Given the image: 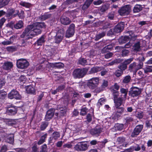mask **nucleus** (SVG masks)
Segmentation results:
<instances>
[{"instance_id":"obj_52","label":"nucleus","mask_w":152,"mask_h":152,"mask_svg":"<svg viewBox=\"0 0 152 152\" xmlns=\"http://www.w3.org/2000/svg\"><path fill=\"white\" fill-rule=\"evenodd\" d=\"M40 149L39 152H47L48 148L46 144H45L42 145Z\"/></svg>"},{"instance_id":"obj_60","label":"nucleus","mask_w":152,"mask_h":152,"mask_svg":"<svg viewBox=\"0 0 152 152\" xmlns=\"http://www.w3.org/2000/svg\"><path fill=\"white\" fill-rule=\"evenodd\" d=\"M60 135L58 132H54L53 133L52 137L55 140L60 137Z\"/></svg>"},{"instance_id":"obj_41","label":"nucleus","mask_w":152,"mask_h":152,"mask_svg":"<svg viewBox=\"0 0 152 152\" xmlns=\"http://www.w3.org/2000/svg\"><path fill=\"white\" fill-rule=\"evenodd\" d=\"M124 125L122 124H115L114 127L116 131H121L123 129Z\"/></svg>"},{"instance_id":"obj_55","label":"nucleus","mask_w":152,"mask_h":152,"mask_svg":"<svg viewBox=\"0 0 152 152\" xmlns=\"http://www.w3.org/2000/svg\"><path fill=\"white\" fill-rule=\"evenodd\" d=\"M144 72L147 73L149 72H152V66H148L144 69Z\"/></svg>"},{"instance_id":"obj_59","label":"nucleus","mask_w":152,"mask_h":152,"mask_svg":"<svg viewBox=\"0 0 152 152\" xmlns=\"http://www.w3.org/2000/svg\"><path fill=\"white\" fill-rule=\"evenodd\" d=\"M123 72L120 69L117 70L114 73L115 75L117 77H119L123 74Z\"/></svg>"},{"instance_id":"obj_46","label":"nucleus","mask_w":152,"mask_h":152,"mask_svg":"<svg viewBox=\"0 0 152 152\" xmlns=\"http://www.w3.org/2000/svg\"><path fill=\"white\" fill-rule=\"evenodd\" d=\"M131 80V77L130 75H127L124 77L123 82L125 84L129 83Z\"/></svg>"},{"instance_id":"obj_33","label":"nucleus","mask_w":152,"mask_h":152,"mask_svg":"<svg viewBox=\"0 0 152 152\" xmlns=\"http://www.w3.org/2000/svg\"><path fill=\"white\" fill-rule=\"evenodd\" d=\"M15 37V36H13L10 37L9 40L3 41L1 42V43L4 45H7L11 44L12 43Z\"/></svg>"},{"instance_id":"obj_40","label":"nucleus","mask_w":152,"mask_h":152,"mask_svg":"<svg viewBox=\"0 0 152 152\" xmlns=\"http://www.w3.org/2000/svg\"><path fill=\"white\" fill-rule=\"evenodd\" d=\"M6 49L7 51L12 53L17 50V48L15 46H11L7 47Z\"/></svg>"},{"instance_id":"obj_43","label":"nucleus","mask_w":152,"mask_h":152,"mask_svg":"<svg viewBox=\"0 0 152 152\" xmlns=\"http://www.w3.org/2000/svg\"><path fill=\"white\" fill-rule=\"evenodd\" d=\"M121 62V60L120 59H115L112 62L109 63L108 65L112 66L114 64H116Z\"/></svg>"},{"instance_id":"obj_38","label":"nucleus","mask_w":152,"mask_h":152,"mask_svg":"<svg viewBox=\"0 0 152 152\" xmlns=\"http://www.w3.org/2000/svg\"><path fill=\"white\" fill-rule=\"evenodd\" d=\"M73 144L74 142L72 141L70 142L64 144L63 146V148H72Z\"/></svg>"},{"instance_id":"obj_12","label":"nucleus","mask_w":152,"mask_h":152,"mask_svg":"<svg viewBox=\"0 0 152 152\" xmlns=\"http://www.w3.org/2000/svg\"><path fill=\"white\" fill-rule=\"evenodd\" d=\"M6 109V113L10 116L15 115L17 112V108L13 106L7 107Z\"/></svg>"},{"instance_id":"obj_4","label":"nucleus","mask_w":152,"mask_h":152,"mask_svg":"<svg viewBox=\"0 0 152 152\" xmlns=\"http://www.w3.org/2000/svg\"><path fill=\"white\" fill-rule=\"evenodd\" d=\"M16 65L18 68L24 69L27 68L28 66L29 63L25 59H20L17 60Z\"/></svg>"},{"instance_id":"obj_28","label":"nucleus","mask_w":152,"mask_h":152,"mask_svg":"<svg viewBox=\"0 0 152 152\" xmlns=\"http://www.w3.org/2000/svg\"><path fill=\"white\" fill-rule=\"evenodd\" d=\"M134 50L139 51L141 50L140 41H136L134 43L133 46Z\"/></svg>"},{"instance_id":"obj_3","label":"nucleus","mask_w":152,"mask_h":152,"mask_svg":"<svg viewBox=\"0 0 152 152\" xmlns=\"http://www.w3.org/2000/svg\"><path fill=\"white\" fill-rule=\"evenodd\" d=\"M131 11V6L127 5L122 7L118 10V13L121 16H125L129 15Z\"/></svg>"},{"instance_id":"obj_49","label":"nucleus","mask_w":152,"mask_h":152,"mask_svg":"<svg viewBox=\"0 0 152 152\" xmlns=\"http://www.w3.org/2000/svg\"><path fill=\"white\" fill-rule=\"evenodd\" d=\"M20 4L22 6L26 8H29L31 6V4L30 3L22 1L20 2Z\"/></svg>"},{"instance_id":"obj_58","label":"nucleus","mask_w":152,"mask_h":152,"mask_svg":"<svg viewBox=\"0 0 152 152\" xmlns=\"http://www.w3.org/2000/svg\"><path fill=\"white\" fill-rule=\"evenodd\" d=\"M78 0H66L64 1V3L66 5H70L75 2L78 1Z\"/></svg>"},{"instance_id":"obj_21","label":"nucleus","mask_w":152,"mask_h":152,"mask_svg":"<svg viewBox=\"0 0 152 152\" xmlns=\"http://www.w3.org/2000/svg\"><path fill=\"white\" fill-rule=\"evenodd\" d=\"M51 67L55 68L61 69L64 66V64L61 62H56L50 63V64Z\"/></svg>"},{"instance_id":"obj_1","label":"nucleus","mask_w":152,"mask_h":152,"mask_svg":"<svg viewBox=\"0 0 152 152\" xmlns=\"http://www.w3.org/2000/svg\"><path fill=\"white\" fill-rule=\"evenodd\" d=\"M88 69L86 68H77L73 71L72 75L75 79H80L83 77L87 74Z\"/></svg>"},{"instance_id":"obj_31","label":"nucleus","mask_w":152,"mask_h":152,"mask_svg":"<svg viewBox=\"0 0 152 152\" xmlns=\"http://www.w3.org/2000/svg\"><path fill=\"white\" fill-rule=\"evenodd\" d=\"M52 16V14L48 13H45L43 15H41L39 17L42 20H45L48 18H50Z\"/></svg>"},{"instance_id":"obj_42","label":"nucleus","mask_w":152,"mask_h":152,"mask_svg":"<svg viewBox=\"0 0 152 152\" xmlns=\"http://www.w3.org/2000/svg\"><path fill=\"white\" fill-rule=\"evenodd\" d=\"M48 125V122L47 121L42 122L40 126V129L41 130H44L47 127Z\"/></svg>"},{"instance_id":"obj_64","label":"nucleus","mask_w":152,"mask_h":152,"mask_svg":"<svg viewBox=\"0 0 152 152\" xmlns=\"http://www.w3.org/2000/svg\"><path fill=\"white\" fill-rule=\"evenodd\" d=\"M32 152H39V148L37 147L36 144H35L32 147Z\"/></svg>"},{"instance_id":"obj_23","label":"nucleus","mask_w":152,"mask_h":152,"mask_svg":"<svg viewBox=\"0 0 152 152\" xmlns=\"http://www.w3.org/2000/svg\"><path fill=\"white\" fill-rule=\"evenodd\" d=\"M115 104V107L118 108L121 105L122 103L123 99L122 98L119 97L114 100Z\"/></svg>"},{"instance_id":"obj_26","label":"nucleus","mask_w":152,"mask_h":152,"mask_svg":"<svg viewBox=\"0 0 152 152\" xmlns=\"http://www.w3.org/2000/svg\"><path fill=\"white\" fill-rule=\"evenodd\" d=\"M58 109H59L60 110V114L61 115L59 116V118H61L62 117L65 115L66 112L67 111V109L66 107H57Z\"/></svg>"},{"instance_id":"obj_47","label":"nucleus","mask_w":152,"mask_h":152,"mask_svg":"<svg viewBox=\"0 0 152 152\" xmlns=\"http://www.w3.org/2000/svg\"><path fill=\"white\" fill-rule=\"evenodd\" d=\"M118 68L122 71L123 72L124 71L126 70L127 68V66H126L123 63H121L118 66Z\"/></svg>"},{"instance_id":"obj_32","label":"nucleus","mask_w":152,"mask_h":152,"mask_svg":"<svg viewBox=\"0 0 152 152\" xmlns=\"http://www.w3.org/2000/svg\"><path fill=\"white\" fill-rule=\"evenodd\" d=\"M93 1V0H86V1L82 6V9L83 10H85L88 8Z\"/></svg>"},{"instance_id":"obj_61","label":"nucleus","mask_w":152,"mask_h":152,"mask_svg":"<svg viewBox=\"0 0 152 152\" xmlns=\"http://www.w3.org/2000/svg\"><path fill=\"white\" fill-rule=\"evenodd\" d=\"M87 110L88 109L86 107L81 109L80 113V115L83 116L85 115L87 113Z\"/></svg>"},{"instance_id":"obj_57","label":"nucleus","mask_w":152,"mask_h":152,"mask_svg":"<svg viewBox=\"0 0 152 152\" xmlns=\"http://www.w3.org/2000/svg\"><path fill=\"white\" fill-rule=\"evenodd\" d=\"M41 32L42 30L34 28V27L32 28V32L34 34V35H37L40 34L41 33Z\"/></svg>"},{"instance_id":"obj_54","label":"nucleus","mask_w":152,"mask_h":152,"mask_svg":"<svg viewBox=\"0 0 152 152\" xmlns=\"http://www.w3.org/2000/svg\"><path fill=\"white\" fill-rule=\"evenodd\" d=\"M133 58H129L126 59L123 62L126 66H127V65L132 62L133 61Z\"/></svg>"},{"instance_id":"obj_8","label":"nucleus","mask_w":152,"mask_h":152,"mask_svg":"<svg viewBox=\"0 0 152 152\" xmlns=\"http://www.w3.org/2000/svg\"><path fill=\"white\" fill-rule=\"evenodd\" d=\"M87 144L85 142H79L75 145L74 148L75 149L78 151H85L88 148Z\"/></svg>"},{"instance_id":"obj_29","label":"nucleus","mask_w":152,"mask_h":152,"mask_svg":"<svg viewBox=\"0 0 152 152\" xmlns=\"http://www.w3.org/2000/svg\"><path fill=\"white\" fill-rule=\"evenodd\" d=\"M23 26V23L21 20H19L15 24H14V28L16 29H20Z\"/></svg>"},{"instance_id":"obj_16","label":"nucleus","mask_w":152,"mask_h":152,"mask_svg":"<svg viewBox=\"0 0 152 152\" xmlns=\"http://www.w3.org/2000/svg\"><path fill=\"white\" fill-rule=\"evenodd\" d=\"M141 148L142 151H145V147L144 144H141L140 145L137 144L135 146H133L130 148V149L133 150H134L136 151H140Z\"/></svg>"},{"instance_id":"obj_35","label":"nucleus","mask_w":152,"mask_h":152,"mask_svg":"<svg viewBox=\"0 0 152 152\" xmlns=\"http://www.w3.org/2000/svg\"><path fill=\"white\" fill-rule=\"evenodd\" d=\"M63 37L59 35V34H57L55 38V42L57 44L59 43L62 40Z\"/></svg>"},{"instance_id":"obj_17","label":"nucleus","mask_w":152,"mask_h":152,"mask_svg":"<svg viewBox=\"0 0 152 152\" xmlns=\"http://www.w3.org/2000/svg\"><path fill=\"white\" fill-rule=\"evenodd\" d=\"M13 67V64L12 62L7 61L4 63L2 68L3 69L6 70H10Z\"/></svg>"},{"instance_id":"obj_48","label":"nucleus","mask_w":152,"mask_h":152,"mask_svg":"<svg viewBox=\"0 0 152 152\" xmlns=\"http://www.w3.org/2000/svg\"><path fill=\"white\" fill-rule=\"evenodd\" d=\"M120 92L122 94H124V97L125 98H126L128 92L127 89H125L124 88H121L120 89Z\"/></svg>"},{"instance_id":"obj_56","label":"nucleus","mask_w":152,"mask_h":152,"mask_svg":"<svg viewBox=\"0 0 152 152\" xmlns=\"http://www.w3.org/2000/svg\"><path fill=\"white\" fill-rule=\"evenodd\" d=\"M112 94L113 96V100H115L117 98H118V96L119 95V92L118 91H111Z\"/></svg>"},{"instance_id":"obj_37","label":"nucleus","mask_w":152,"mask_h":152,"mask_svg":"<svg viewBox=\"0 0 152 152\" xmlns=\"http://www.w3.org/2000/svg\"><path fill=\"white\" fill-rule=\"evenodd\" d=\"M78 63L79 64L83 66L87 65L88 64L87 60L84 58H80L78 61Z\"/></svg>"},{"instance_id":"obj_36","label":"nucleus","mask_w":152,"mask_h":152,"mask_svg":"<svg viewBox=\"0 0 152 152\" xmlns=\"http://www.w3.org/2000/svg\"><path fill=\"white\" fill-rule=\"evenodd\" d=\"M130 52L128 50L122 48L121 51V55L122 57H125L129 55Z\"/></svg>"},{"instance_id":"obj_45","label":"nucleus","mask_w":152,"mask_h":152,"mask_svg":"<svg viewBox=\"0 0 152 152\" xmlns=\"http://www.w3.org/2000/svg\"><path fill=\"white\" fill-rule=\"evenodd\" d=\"M105 35V33L104 32H102L98 34H97L96 36L95 40L96 41H97L104 37Z\"/></svg>"},{"instance_id":"obj_15","label":"nucleus","mask_w":152,"mask_h":152,"mask_svg":"<svg viewBox=\"0 0 152 152\" xmlns=\"http://www.w3.org/2000/svg\"><path fill=\"white\" fill-rule=\"evenodd\" d=\"M31 25L33 26V28L34 27L40 30H41L42 28H45L46 27V25L44 22H36Z\"/></svg>"},{"instance_id":"obj_6","label":"nucleus","mask_w":152,"mask_h":152,"mask_svg":"<svg viewBox=\"0 0 152 152\" xmlns=\"http://www.w3.org/2000/svg\"><path fill=\"white\" fill-rule=\"evenodd\" d=\"M75 25L73 23L71 24L66 31L65 37L66 38H69L72 37L75 34Z\"/></svg>"},{"instance_id":"obj_2","label":"nucleus","mask_w":152,"mask_h":152,"mask_svg":"<svg viewBox=\"0 0 152 152\" xmlns=\"http://www.w3.org/2000/svg\"><path fill=\"white\" fill-rule=\"evenodd\" d=\"M33 26L31 25L28 26L25 28L24 30L20 35V37L23 38H25L27 39L32 38L34 36V34L32 32Z\"/></svg>"},{"instance_id":"obj_22","label":"nucleus","mask_w":152,"mask_h":152,"mask_svg":"<svg viewBox=\"0 0 152 152\" xmlns=\"http://www.w3.org/2000/svg\"><path fill=\"white\" fill-rule=\"evenodd\" d=\"M128 68V70L130 72H136L137 71V65L135 62H133L130 64Z\"/></svg>"},{"instance_id":"obj_25","label":"nucleus","mask_w":152,"mask_h":152,"mask_svg":"<svg viewBox=\"0 0 152 152\" xmlns=\"http://www.w3.org/2000/svg\"><path fill=\"white\" fill-rule=\"evenodd\" d=\"M102 69V68L99 67H94L91 68V70L89 71V74H92L101 71Z\"/></svg>"},{"instance_id":"obj_30","label":"nucleus","mask_w":152,"mask_h":152,"mask_svg":"<svg viewBox=\"0 0 152 152\" xmlns=\"http://www.w3.org/2000/svg\"><path fill=\"white\" fill-rule=\"evenodd\" d=\"M142 6L139 4H136L134 7L133 11L134 13L139 12L142 10Z\"/></svg>"},{"instance_id":"obj_44","label":"nucleus","mask_w":152,"mask_h":152,"mask_svg":"<svg viewBox=\"0 0 152 152\" xmlns=\"http://www.w3.org/2000/svg\"><path fill=\"white\" fill-rule=\"evenodd\" d=\"M120 88V86L118 85L117 83H115L114 84L111 86L110 87V91H118Z\"/></svg>"},{"instance_id":"obj_9","label":"nucleus","mask_w":152,"mask_h":152,"mask_svg":"<svg viewBox=\"0 0 152 152\" xmlns=\"http://www.w3.org/2000/svg\"><path fill=\"white\" fill-rule=\"evenodd\" d=\"M8 96L10 99L15 98L16 99H20L21 98V96L18 92L14 89L11 91V92L8 94Z\"/></svg>"},{"instance_id":"obj_10","label":"nucleus","mask_w":152,"mask_h":152,"mask_svg":"<svg viewBox=\"0 0 152 152\" xmlns=\"http://www.w3.org/2000/svg\"><path fill=\"white\" fill-rule=\"evenodd\" d=\"M143 128V125H139L136 126L132 132L131 136L132 137H137L141 132Z\"/></svg>"},{"instance_id":"obj_50","label":"nucleus","mask_w":152,"mask_h":152,"mask_svg":"<svg viewBox=\"0 0 152 152\" xmlns=\"http://www.w3.org/2000/svg\"><path fill=\"white\" fill-rule=\"evenodd\" d=\"M8 3L7 0H0V9L7 4Z\"/></svg>"},{"instance_id":"obj_13","label":"nucleus","mask_w":152,"mask_h":152,"mask_svg":"<svg viewBox=\"0 0 152 152\" xmlns=\"http://www.w3.org/2000/svg\"><path fill=\"white\" fill-rule=\"evenodd\" d=\"M55 110V109L53 108L49 109L47 112L45 117V120L47 121H49L51 119L54 115Z\"/></svg>"},{"instance_id":"obj_63","label":"nucleus","mask_w":152,"mask_h":152,"mask_svg":"<svg viewBox=\"0 0 152 152\" xmlns=\"http://www.w3.org/2000/svg\"><path fill=\"white\" fill-rule=\"evenodd\" d=\"M107 142V139H104L103 141L99 142L98 144L100 146L101 148L104 147L105 144Z\"/></svg>"},{"instance_id":"obj_27","label":"nucleus","mask_w":152,"mask_h":152,"mask_svg":"<svg viewBox=\"0 0 152 152\" xmlns=\"http://www.w3.org/2000/svg\"><path fill=\"white\" fill-rule=\"evenodd\" d=\"M129 41V35H127L124 36H122L120 37L118 41L119 42L122 44L125 43L126 42Z\"/></svg>"},{"instance_id":"obj_20","label":"nucleus","mask_w":152,"mask_h":152,"mask_svg":"<svg viewBox=\"0 0 152 152\" xmlns=\"http://www.w3.org/2000/svg\"><path fill=\"white\" fill-rule=\"evenodd\" d=\"M126 33L129 34V41H130L131 40L134 41L137 38V36H135L133 31H127Z\"/></svg>"},{"instance_id":"obj_53","label":"nucleus","mask_w":152,"mask_h":152,"mask_svg":"<svg viewBox=\"0 0 152 152\" xmlns=\"http://www.w3.org/2000/svg\"><path fill=\"white\" fill-rule=\"evenodd\" d=\"M125 141V138L123 137H119L117 138L116 142L118 144L124 142Z\"/></svg>"},{"instance_id":"obj_34","label":"nucleus","mask_w":152,"mask_h":152,"mask_svg":"<svg viewBox=\"0 0 152 152\" xmlns=\"http://www.w3.org/2000/svg\"><path fill=\"white\" fill-rule=\"evenodd\" d=\"M26 91L28 93L34 94L35 92L34 88L31 86H27Z\"/></svg>"},{"instance_id":"obj_19","label":"nucleus","mask_w":152,"mask_h":152,"mask_svg":"<svg viewBox=\"0 0 152 152\" xmlns=\"http://www.w3.org/2000/svg\"><path fill=\"white\" fill-rule=\"evenodd\" d=\"M114 109L115 110V116L117 118L119 117L124 111V108L123 107H119L118 108L115 107Z\"/></svg>"},{"instance_id":"obj_11","label":"nucleus","mask_w":152,"mask_h":152,"mask_svg":"<svg viewBox=\"0 0 152 152\" xmlns=\"http://www.w3.org/2000/svg\"><path fill=\"white\" fill-rule=\"evenodd\" d=\"M102 129L99 126H97L90 130V134L95 136H99L102 132Z\"/></svg>"},{"instance_id":"obj_51","label":"nucleus","mask_w":152,"mask_h":152,"mask_svg":"<svg viewBox=\"0 0 152 152\" xmlns=\"http://www.w3.org/2000/svg\"><path fill=\"white\" fill-rule=\"evenodd\" d=\"M8 142L10 144H12L14 141V134H10V136H9L7 139Z\"/></svg>"},{"instance_id":"obj_24","label":"nucleus","mask_w":152,"mask_h":152,"mask_svg":"<svg viewBox=\"0 0 152 152\" xmlns=\"http://www.w3.org/2000/svg\"><path fill=\"white\" fill-rule=\"evenodd\" d=\"M45 37L44 35L42 36L35 43V45H37L38 46L42 45L45 42Z\"/></svg>"},{"instance_id":"obj_7","label":"nucleus","mask_w":152,"mask_h":152,"mask_svg":"<svg viewBox=\"0 0 152 152\" xmlns=\"http://www.w3.org/2000/svg\"><path fill=\"white\" fill-rule=\"evenodd\" d=\"M99 79L98 77L93 78L90 79L88 83V86L91 89L95 88L98 85Z\"/></svg>"},{"instance_id":"obj_62","label":"nucleus","mask_w":152,"mask_h":152,"mask_svg":"<svg viewBox=\"0 0 152 152\" xmlns=\"http://www.w3.org/2000/svg\"><path fill=\"white\" fill-rule=\"evenodd\" d=\"M113 54V53L109 52L104 55V57L106 59H109L112 57Z\"/></svg>"},{"instance_id":"obj_18","label":"nucleus","mask_w":152,"mask_h":152,"mask_svg":"<svg viewBox=\"0 0 152 152\" xmlns=\"http://www.w3.org/2000/svg\"><path fill=\"white\" fill-rule=\"evenodd\" d=\"M61 23L64 25H69L71 22V20L65 16H61L60 18Z\"/></svg>"},{"instance_id":"obj_5","label":"nucleus","mask_w":152,"mask_h":152,"mask_svg":"<svg viewBox=\"0 0 152 152\" xmlns=\"http://www.w3.org/2000/svg\"><path fill=\"white\" fill-rule=\"evenodd\" d=\"M141 92V88L136 87H132L130 89L129 92V96L134 97L138 96Z\"/></svg>"},{"instance_id":"obj_39","label":"nucleus","mask_w":152,"mask_h":152,"mask_svg":"<svg viewBox=\"0 0 152 152\" xmlns=\"http://www.w3.org/2000/svg\"><path fill=\"white\" fill-rule=\"evenodd\" d=\"M109 8V5L108 4H104L101 7L100 11L101 12H104Z\"/></svg>"},{"instance_id":"obj_14","label":"nucleus","mask_w":152,"mask_h":152,"mask_svg":"<svg viewBox=\"0 0 152 152\" xmlns=\"http://www.w3.org/2000/svg\"><path fill=\"white\" fill-rule=\"evenodd\" d=\"M124 22H121L113 28V31L115 34L121 32L124 29Z\"/></svg>"}]
</instances>
